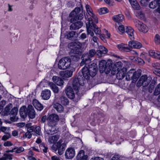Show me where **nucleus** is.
Instances as JSON below:
<instances>
[{
  "instance_id": "48",
  "label": "nucleus",
  "mask_w": 160,
  "mask_h": 160,
  "mask_svg": "<svg viewBox=\"0 0 160 160\" xmlns=\"http://www.w3.org/2000/svg\"><path fill=\"white\" fill-rule=\"evenodd\" d=\"M32 136V134L31 133L27 131L25 134L23 135V138H27L30 139L31 138Z\"/></svg>"
},
{
  "instance_id": "45",
  "label": "nucleus",
  "mask_w": 160,
  "mask_h": 160,
  "mask_svg": "<svg viewBox=\"0 0 160 160\" xmlns=\"http://www.w3.org/2000/svg\"><path fill=\"white\" fill-rule=\"evenodd\" d=\"M154 41L157 44H159L160 43V36L159 34H157L155 35Z\"/></svg>"
},
{
  "instance_id": "39",
  "label": "nucleus",
  "mask_w": 160,
  "mask_h": 160,
  "mask_svg": "<svg viewBox=\"0 0 160 160\" xmlns=\"http://www.w3.org/2000/svg\"><path fill=\"white\" fill-rule=\"evenodd\" d=\"M24 149L22 147H20L18 148H13L11 150V152H15L17 153H20L23 151Z\"/></svg>"
},
{
  "instance_id": "2",
  "label": "nucleus",
  "mask_w": 160,
  "mask_h": 160,
  "mask_svg": "<svg viewBox=\"0 0 160 160\" xmlns=\"http://www.w3.org/2000/svg\"><path fill=\"white\" fill-rule=\"evenodd\" d=\"M86 9L87 13L85 15L87 22L86 23L87 34L93 37L94 35L93 32L96 34L100 33V30L95 25L98 22V19L97 16L93 13L91 7L88 5L86 6Z\"/></svg>"
},
{
  "instance_id": "9",
  "label": "nucleus",
  "mask_w": 160,
  "mask_h": 160,
  "mask_svg": "<svg viewBox=\"0 0 160 160\" xmlns=\"http://www.w3.org/2000/svg\"><path fill=\"white\" fill-rule=\"evenodd\" d=\"M59 120L58 115L55 114H52L49 116L47 120L48 124L51 127H55Z\"/></svg>"
},
{
  "instance_id": "18",
  "label": "nucleus",
  "mask_w": 160,
  "mask_h": 160,
  "mask_svg": "<svg viewBox=\"0 0 160 160\" xmlns=\"http://www.w3.org/2000/svg\"><path fill=\"white\" fill-rule=\"evenodd\" d=\"M18 109L17 108H14L11 111V121L16 122L18 119L17 116Z\"/></svg>"
},
{
  "instance_id": "38",
  "label": "nucleus",
  "mask_w": 160,
  "mask_h": 160,
  "mask_svg": "<svg viewBox=\"0 0 160 160\" xmlns=\"http://www.w3.org/2000/svg\"><path fill=\"white\" fill-rule=\"evenodd\" d=\"M109 12V10L106 7L101 8L98 10V13L100 14H105L108 13Z\"/></svg>"
},
{
  "instance_id": "42",
  "label": "nucleus",
  "mask_w": 160,
  "mask_h": 160,
  "mask_svg": "<svg viewBox=\"0 0 160 160\" xmlns=\"http://www.w3.org/2000/svg\"><path fill=\"white\" fill-rule=\"evenodd\" d=\"M10 106L8 105L4 109V110L2 112V114L4 116L10 114Z\"/></svg>"
},
{
  "instance_id": "62",
  "label": "nucleus",
  "mask_w": 160,
  "mask_h": 160,
  "mask_svg": "<svg viewBox=\"0 0 160 160\" xmlns=\"http://www.w3.org/2000/svg\"><path fill=\"white\" fill-rule=\"evenodd\" d=\"M46 116H43L41 118V121L42 122L44 123L46 121Z\"/></svg>"
},
{
  "instance_id": "46",
  "label": "nucleus",
  "mask_w": 160,
  "mask_h": 160,
  "mask_svg": "<svg viewBox=\"0 0 160 160\" xmlns=\"http://www.w3.org/2000/svg\"><path fill=\"white\" fill-rule=\"evenodd\" d=\"M40 147L41 149L44 152H47L48 148L45 146L44 143H42L40 145Z\"/></svg>"
},
{
  "instance_id": "52",
  "label": "nucleus",
  "mask_w": 160,
  "mask_h": 160,
  "mask_svg": "<svg viewBox=\"0 0 160 160\" xmlns=\"http://www.w3.org/2000/svg\"><path fill=\"white\" fill-rule=\"evenodd\" d=\"M104 2L109 6H113L114 4L113 0H104Z\"/></svg>"
},
{
  "instance_id": "23",
  "label": "nucleus",
  "mask_w": 160,
  "mask_h": 160,
  "mask_svg": "<svg viewBox=\"0 0 160 160\" xmlns=\"http://www.w3.org/2000/svg\"><path fill=\"white\" fill-rule=\"evenodd\" d=\"M126 32L130 39L132 40L134 39V30L130 26L126 27Z\"/></svg>"
},
{
  "instance_id": "27",
  "label": "nucleus",
  "mask_w": 160,
  "mask_h": 160,
  "mask_svg": "<svg viewBox=\"0 0 160 160\" xmlns=\"http://www.w3.org/2000/svg\"><path fill=\"white\" fill-rule=\"evenodd\" d=\"M73 74V71L71 70L61 71L60 72L59 74L62 77L68 78L71 77Z\"/></svg>"
},
{
  "instance_id": "31",
  "label": "nucleus",
  "mask_w": 160,
  "mask_h": 160,
  "mask_svg": "<svg viewBox=\"0 0 160 160\" xmlns=\"http://www.w3.org/2000/svg\"><path fill=\"white\" fill-rule=\"evenodd\" d=\"M150 56L154 58L158 59L160 55V52L157 51H154L152 50H149L148 52Z\"/></svg>"
},
{
  "instance_id": "41",
  "label": "nucleus",
  "mask_w": 160,
  "mask_h": 160,
  "mask_svg": "<svg viewBox=\"0 0 160 160\" xmlns=\"http://www.w3.org/2000/svg\"><path fill=\"white\" fill-rule=\"evenodd\" d=\"M125 26L121 24L118 27V32L120 34H122L125 32Z\"/></svg>"
},
{
  "instance_id": "19",
  "label": "nucleus",
  "mask_w": 160,
  "mask_h": 160,
  "mask_svg": "<svg viewBox=\"0 0 160 160\" xmlns=\"http://www.w3.org/2000/svg\"><path fill=\"white\" fill-rule=\"evenodd\" d=\"M122 67V63L121 62H118L114 64L113 67L111 69L112 73L114 74L117 71H118Z\"/></svg>"
},
{
  "instance_id": "25",
  "label": "nucleus",
  "mask_w": 160,
  "mask_h": 160,
  "mask_svg": "<svg viewBox=\"0 0 160 160\" xmlns=\"http://www.w3.org/2000/svg\"><path fill=\"white\" fill-rule=\"evenodd\" d=\"M112 20L116 22H122L124 19V17L123 14H119L113 16L112 18Z\"/></svg>"
},
{
  "instance_id": "26",
  "label": "nucleus",
  "mask_w": 160,
  "mask_h": 160,
  "mask_svg": "<svg viewBox=\"0 0 160 160\" xmlns=\"http://www.w3.org/2000/svg\"><path fill=\"white\" fill-rule=\"evenodd\" d=\"M88 156L85 154L84 151L83 150H80L77 156L78 160H87Z\"/></svg>"
},
{
  "instance_id": "14",
  "label": "nucleus",
  "mask_w": 160,
  "mask_h": 160,
  "mask_svg": "<svg viewBox=\"0 0 160 160\" xmlns=\"http://www.w3.org/2000/svg\"><path fill=\"white\" fill-rule=\"evenodd\" d=\"M75 154V151L74 148H68L66 150L65 156L67 159H71L72 158Z\"/></svg>"
},
{
  "instance_id": "43",
  "label": "nucleus",
  "mask_w": 160,
  "mask_h": 160,
  "mask_svg": "<svg viewBox=\"0 0 160 160\" xmlns=\"http://www.w3.org/2000/svg\"><path fill=\"white\" fill-rule=\"evenodd\" d=\"M153 94L155 95H158L160 94V83H159L156 87Z\"/></svg>"
},
{
  "instance_id": "15",
  "label": "nucleus",
  "mask_w": 160,
  "mask_h": 160,
  "mask_svg": "<svg viewBox=\"0 0 160 160\" xmlns=\"http://www.w3.org/2000/svg\"><path fill=\"white\" fill-rule=\"evenodd\" d=\"M65 34H64V33L62 32L61 37L62 38L64 37L68 39H72L76 38L78 36V34L74 31L67 32Z\"/></svg>"
},
{
  "instance_id": "63",
  "label": "nucleus",
  "mask_w": 160,
  "mask_h": 160,
  "mask_svg": "<svg viewBox=\"0 0 160 160\" xmlns=\"http://www.w3.org/2000/svg\"><path fill=\"white\" fill-rule=\"evenodd\" d=\"M81 38L82 39L85 38L86 37V35L85 33H82L81 35Z\"/></svg>"
},
{
  "instance_id": "32",
  "label": "nucleus",
  "mask_w": 160,
  "mask_h": 160,
  "mask_svg": "<svg viewBox=\"0 0 160 160\" xmlns=\"http://www.w3.org/2000/svg\"><path fill=\"white\" fill-rule=\"evenodd\" d=\"M118 48L121 51H123L128 52L130 51L129 47H128L127 44L121 43L117 45Z\"/></svg>"
},
{
  "instance_id": "3",
  "label": "nucleus",
  "mask_w": 160,
  "mask_h": 160,
  "mask_svg": "<svg viewBox=\"0 0 160 160\" xmlns=\"http://www.w3.org/2000/svg\"><path fill=\"white\" fill-rule=\"evenodd\" d=\"M59 138V135H58L51 136L49 137L48 141L49 143L53 144L52 147V149L55 152L58 150V154L61 155L63 153L66 145L64 143H62V140H60L57 142Z\"/></svg>"
},
{
  "instance_id": "59",
  "label": "nucleus",
  "mask_w": 160,
  "mask_h": 160,
  "mask_svg": "<svg viewBox=\"0 0 160 160\" xmlns=\"http://www.w3.org/2000/svg\"><path fill=\"white\" fill-rule=\"evenodd\" d=\"M147 54L143 52L141 53L140 55V57L141 58H143L144 59H146V56Z\"/></svg>"
},
{
  "instance_id": "44",
  "label": "nucleus",
  "mask_w": 160,
  "mask_h": 160,
  "mask_svg": "<svg viewBox=\"0 0 160 160\" xmlns=\"http://www.w3.org/2000/svg\"><path fill=\"white\" fill-rule=\"evenodd\" d=\"M133 60L137 62L141 65H143L144 63V62L142 59L138 57H134Z\"/></svg>"
},
{
  "instance_id": "7",
  "label": "nucleus",
  "mask_w": 160,
  "mask_h": 160,
  "mask_svg": "<svg viewBox=\"0 0 160 160\" xmlns=\"http://www.w3.org/2000/svg\"><path fill=\"white\" fill-rule=\"evenodd\" d=\"M140 75L134 69L130 70L126 75V79L128 81L132 80V82L135 83L137 81Z\"/></svg>"
},
{
  "instance_id": "57",
  "label": "nucleus",
  "mask_w": 160,
  "mask_h": 160,
  "mask_svg": "<svg viewBox=\"0 0 160 160\" xmlns=\"http://www.w3.org/2000/svg\"><path fill=\"white\" fill-rule=\"evenodd\" d=\"M52 160H60V158L56 156H54L51 158Z\"/></svg>"
},
{
  "instance_id": "24",
  "label": "nucleus",
  "mask_w": 160,
  "mask_h": 160,
  "mask_svg": "<svg viewBox=\"0 0 160 160\" xmlns=\"http://www.w3.org/2000/svg\"><path fill=\"white\" fill-rule=\"evenodd\" d=\"M51 95V92L48 89L43 90L41 93V96L42 98L45 100H48Z\"/></svg>"
},
{
  "instance_id": "49",
  "label": "nucleus",
  "mask_w": 160,
  "mask_h": 160,
  "mask_svg": "<svg viewBox=\"0 0 160 160\" xmlns=\"http://www.w3.org/2000/svg\"><path fill=\"white\" fill-rule=\"evenodd\" d=\"M34 132L36 134L40 135L41 133V132L40 127L38 126H35Z\"/></svg>"
},
{
  "instance_id": "17",
  "label": "nucleus",
  "mask_w": 160,
  "mask_h": 160,
  "mask_svg": "<svg viewBox=\"0 0 160 160\" xmlns=\"http://www.w3.org/2000/svg\"><path fill=\"white\" fill-rule=\"evenodd\" d=\"M27 113L30 118L33 119L35 118L36 115L35 111L32 105H28L27 108Z\"/></svg>"
},
{
  "instance_id": "53",
  "label": "nucleus",
  "mask_w": 160,
  "mask_h": 160,
  "mask_svg": "<svg viewBox=\"0 0 160 160\" xmlns=\"http://www.w3.org/2000/svg\"><path fill=\"white\" fill-rule=\"evenodd\" d=\"M148 0H141L140 3L142 6H146L148 4Z\"/></svg>"
},
{
  "instance_id": "61",
  "label": "nucleus",
  "mask_w": 160,
  "mask_h": 160,
  "mask_svg": "<svg viewBox=\"0 0 160 160\" xmlns=\"http://www.w3.org/2000/svg\"><path fill=\"white\" fill-rule=\"evenodd\" d=\"M18 132L17 131L15 130L12 132V134L13 136H16L18 135Z\"/></svg>"
},
{
  "instance_id": "36",
  "label": "nucleus",
  "mask_w": 160,
  "mask_h": 160,
  "mask_svg": "<svg viewBox=\"0 0 160 160\" xmlns=\"http://www.w3.org/2000/svg\"><path fill=\"white\" fill-rule=\"evenodd\" d=\"M49 85L54 93H57L58 92L59 89L58 87L52 82H49Z\"/></svg>"
},
{
  "instance_id": "4",
  "label": "nucleus",
  "mask_w": 160,
  "mask_h": 160,
  "mask_svg": "<svg viewBox=\"0 0 160 160\" xmlns=\"http://www.w3.org/2000/svg\"><path fill=\"white\" fill-rule=\"evenodd\" d=\"M82 43L78 41L72 42L68 44V47L71 50V53L75 54L71 55V59H74L75 61L78 60V54L80 52V49Z\"/></svg>"
},
{
  "instance_id": "56",
  "label": "nucleus",
  "mask_w": 160,
  "mask_h": 160,
  "mask_svg": "<svg viewBox=\"0 0 160 160\" xmlns=\"http://www.w3.org/2000/svg\"><path fill=\"white\" fill-rule=\"evenodd\" d=\"M25 124L24 122L18 123L17 124V126L20 128H22L25 126Z\"/></svg>"
},
{
  "instance_id": "21",
  "label": "nucleus",
  "mask_w": 160,
  "mask_h": 160,
  "mask_svg": "<svg viewBox=\"0 0 160 160\" xmlns=\"http://www.w3.org/2000/svg\"><path fill=\"white\" fill-rule=\"evenodd\" d=\"M127 69L125 68H123L121 69L118 71L117 74V78L118 79H122L126 75Z\"/></svg>"
},
{
  "instance_id": "37",
  "label": "nucleus",
  "mask_w": 160,
  "mask_h": 160,
  "mask_svg": "<svg viewBox=\"0 0 160 160\" xmlns=\"http://www.w3.org/2000/svg\"><path fill=\"white\" fill-rule=\"evenodd\" d=\"M132 7L136 9H138L139 6L136 0H129Z\"/></svg>"
},
{
  "instance_id": "12",
  "label": "nucleus",
  "mask_w": 160,
  "mask_h": 160,
  "mask_svg": "<svg viewBox=\"0 0 160 160\" xmlns=\"http://www.w3.org/2000/svg\"><path fill=\"white\" fill-rule=\"evenodd\" d=\"M78 90L75 89L73 87L71 86H67L66 88L65 92L68 97L70 99H73L75 98V93H78Z\"/></svg>"
},
{
  "instance_id": "29",
  "label": "nucleus",
  "mask_w": 160,
  "mask_h": 160,
  "mask_svg": "<svg viewBox=\"0 0 160 160\" xmlns=\"http://www.w3.org/2000/svg\"><path fill=\"white\" fill-rule=\"evenodd\" d=\"M53 82L59 86H61L63 84V80L58 77L54 76L52 78Z\"/></svg>"
},
{
  "instance_id": "51",
  "label": "nucleus",
  "mask_w": 160,
  "mask_h": 160,
  "mask_svg": "<svg viewBox=\"0 0 160 160\" xmlns=\"http://www.w3.org/2000/svg\"><path fill=\"white\" fill-rule=\"evenodd\" d=\"M149 6L150 8H154L157 6V2L155 1L152 2L149 4Z\"/></svg>"
},
{
  "instance_id": "47",
  "label": "nucleus",
  "mask_w": 160,
  "mask_h": 160,
  "mask_svg": "<svg viewBox=\"0 0 160 160\" xmlns=\"http://www.w3.org/2000/svg\"><path fill=\"white\" fill-rule=\"evenodd\" d=\"M0 130L5 133H7L9 131V128L4 127H0Z\"/></svg>"
},
{
  "instance_id": "54",
  "label": "nucleus",
  "mask_w": 160,
  "mask_h": 160,
  "mask_svg": "<svg viewBox=\"0 0 160 160\" xmlns=\"http://www.w3.org/2000/svg\"><path fill=\"white\" fill-rule=\"evenodd\" d=\"M10 137V135L9 134H8L6 135H4L2 138V139L3 141H5L8 139Z\"/></svg>"
},
{
  "instance_id": "64",
  "label": "nucleus",
  "mask_w": 160,
  "mask_h": 160,
  "mask_svg": "<svg viewBox=\"0 0 160 160\" xmlns=\"http://www.w3.org/2000/svg\"><path fill=\"white\" fill-rule=\"evenodd\" d=\"M91 160H104L102 158L98 157L95 158L94 159H92Z\"/></svg>"
},
{
  "instance_id": "30",
  "label": "nucleus",
  "mask_w": 160,
  "mask_h": 160,
  "mask_svg": "<svg viewBox=\"0 0 160 160\" xmlns=\"http://www.w3.org/2000/svg\"><path fill=\"white\" fill-rule=\"evenodd\" d=\"M32 103L34 107L38 110L41 111L43 109V106L36 99L34 100Z\"/></svg>"
},
{
  "instance_id": "10",
  "label": "nucleus",
  "mask_w": 160,
  "mask_h": 160,
  "mask_svg": "<svg viewBox=\"0 0 160 160\" xmlns=\"http://www.w3.org/2000/svg\"><path fill=\"white\" fill-rule=\"evenodd\" d=\"M80 12V8H76L70 13L69 14V17L71 18V22H74V21H76L77 19H81L83 18L82 14H80L79 17L78 16V14Z\"/></svg>"
},
{
  "instance_id": "6",
  "label": "nucleus",
  "mask_w": 160,
  "mask_h": 160,
  "mask_svg": "<svg viewBox=\"0 0 160 160\" xmlns=\"http://www.w3.org/2000/svg\"><path fill=\"white\" fill-rule=\"evenodd\" d=\"M71 64V59L68 57L61 58L58 64V68L62 70H65L69 68Z\"/></svg>"
},
{
  "instance_id": "5",
  "label": "nucleus",
  "mask_w": 160,
  "mask_h": 160,
  "mask_svg": "<svg viewBox=\"0 0 160 160\" xmlns=\"http://www.w3.org/2000/svg\"><path fill=\"white\" fill-rule=\"evenodd\" d=\"M112 62L111 60H108L107 62L104 60H102L99 64V70L101 73L104 72L106 73H109L111 71Z\"/></svg>"
},
{
  "instance_id": "11",
  "label": "nucleus",
  "mask_w": 160,
  "mask_h": 160,
  "mask_svg": "<svg viewBox=\"0 0 160 160\" xmlns=\"http://www.w3.org/2000/svg\"><path fill=\"white\" fill-rule=\"evenodd\" d=\"M134 23L135 26L140 32L146 33L148 31V28L143 23L138 20H135Z\"/></svg>"
},
{
  "instance_id": "13",
  "label": "nucleus",
  "mask_w": 160,
  "mask_h": 160,
  "mask_svg": "<svg viewBox=\"0 0 160 160\" xmlns=\"http://www.w3.org/2000/svg\"><path fill=\"white\" fill-rule=\"evenodd\" d=\"M85 82V81L82 77L79 78L78 77L77 78L75 79L73 81V87L75 89L79 90L80 86H83Z\"/></svg>"
},
{
  "instance_id": "33",
  "label": "nucleus",
  "mask_w": 160,
  "mask_h": 160,
  "mask_svg": "<svg viewBox=\"0 0 160 160\" xmlns=\"http://www.w3.org/2000/svg\"><path fill=\"white\" fill-rule=\"evenodd\" d=\"M20 114L21 118H25L27 117V108L25 106L22 107L20 109Z\"/></svg>"
},
{
  "instance_id": "20",
  "label": "nucleus",
  "mask_w": 160,
  "mask_h": 160,
  "mask_svg": "<svg viewBox=\"0 0 160 160\" xmlns=\"http://www.w3.org/2000/svg\"><path fill=\"white\" fill-rule=\"evenodd\" d=\"M153 68V73L156 75L160 77V64L158 62H155L152 64Z\"/></svg>"
},
{
  "instance_id": "16",
  "label": "nucleus",
  "mask_w": 160,
  "mask_h": 160,
  "mask_svg": "<svg viewBox=\"0 0 160 160\" xmlns=\"http://www.w3.org/2000/svg\"><path fill=\"white\" fill-rule=\"evenodd\" d=\"M128 46L130 50V48L139 49L142 46V44L139 42L133 40L129 42Z\"/></svg>"
},
{
  "instance_id": "60",
  "label": "nucleus",
  "mask_w": 160,
  "mask_h": 160,
  "mask_svg": "<svg viewBox=\"0 0 160 160\" xmlns=\"http://www.w3.org/2000/svg\"><path fill=\"white\" fill-rule=\"evenodd\" d=\"M27 158L29 160H36V159L32 156H27Z\"/></svg>"
},
{
  "instance_id": "22",
  "label": "nucleus",
  "mask_w": 160,
  "mask_h": 160,
  "mask_svg": "<svg viewBox=\"0 0 160 160\" xmlns=\"http://www.w3.org/2000/svg\"><path fill=\"white\" fill-rule=\"evenodd\" d=\"M99 50L97 51L96 54L98 57H101L102 55L105 54L108 52L107 48L103 46L100 45L98 47Z\"/></svg>"
},
{
  "instance_id": "8",
  "label": "nucleus",
  "mask_w": 160,
  "mask_h": 160,
  "mask_svg": "<svg viewBox=\"0 0 160 160\" xmlns=\"http://www.w3.org/2000/svg\"><path fill=\"white\" fill-rule=\"evenodd\" d=\"M152 79L150 76L148 77L145 75H142L140 78L137 84V86L139 87L142 85L143 87L148 86Z\"/></svg>"
},
{
  "instance_id": "55",
  "label": "nucleus",
  "mask_w": 160,
  "mask_h": 160,
  "mask_svg": "<svg viewBox=\"0 0 160 160\" xmlns=\"http://www.w3.org/2000/svg\"><path fill=\"white\" fill-rule=\"evenodd\" d=\"M35 127V126H32L31 127H29V128H27V130L28 131L31 133L33 131L34 132Z\"/></svg>"
},
{
  "instance_id": "50",
  "label": "nucleus",
  "mask_w": 160,
  "mask_h": 160,
  "mask_svg": "<svg viewBox=\"0 0 160 160\" xmlns=\"http://www.w3.org/2000/svg\"><path fill=\"white\" fill-rule=\"evenodd\" d=\"M53 127H52V128L50 130V133L51 134H54L55 133H57L59 131L58 128H54Z\"/></svg>"
},
{
  "instance_id": "58",
  "label": "nucleus",
  "mask_w": 160,
  "mask_h": 160,
  "mask_svg": "<svg viewBox=\"0 0 160 160\" xmlns=\"http://www.w3.org/2000/svg\"><path fill=\"white\" fill-rule=\"evenodd\" d=\"M98 28L99 29V30H100V33L99 34H96V33H95V34L96 35H100V38L102 40H103V39H104V38L105 37V36L103 34H100V33H101V30H100V29Z\"/></svg>"
},
{
  "instance_id": "40",
  "label": "nucleus",
  "mask_w": 160,
  "mask_h": 160,
  "mask_svg": "<svg viewBox=\"0 0 160 160\" xmlns=\"http://www.w3.org/2000/svg\"><path fill=\"white\" fill-rule=\"evenodd\" d=\"M4 157L0 158V160H7L9 159L10 157V152L9 151H6L4 154Z\"/></svg>"
},
{
  "instance_id": "34",
  "label": "nucleus",
  "mask_w": 160,
  "mask_h": 160,
  "mask_svg": "<svg viewBox=\"0 0 160 160\" xmlns=\"http://www.w3.org/2000/svg\"><path fill=\"white\" fill-rule=\"evenodd\" d=\"M53 107L58 112H61L63 111V107L58 103H55L54 104Z\"/></svg>"
},
{
  "instance_id": "28",
  "label": "nucleus",
  "mask_w": 160,
  "mask_h": 160,
  "mask_svg": "<svg viewBox=\"0 0 160 160\" xmlns=\"http://www.w3.org/2000/svg\"><path fill=\"white\" fill-rule=\"evenodd\" d=\"M82 26V22L81 21H78L73 23L70 26V29L72 30L78 29L81 28Z\"/></svg>"
},
{
  "instance_id": "35",
  "label": "nucleus",
  "mask_w": 160,
  "mask_h": 160,
  "mask_svg": "<svg viewBox=\"0 0 160 160\" xmlns=\"http://www.w3.org/2000/svg\"><path fill=\"white\" fill-rule=\"evenodd\" d=\"M59 101L64 105H67L69 103L68 99L65 97L62 96L59 98Z\"/></svg>"
},
{
  "instance_id": "1",
  "label": "nucleus",
  "mask_w": 160,
  "mask_h": 160,
  "mask_svg": "<svg viewBox=\"0 0 160 160\" xmlns=\"http://www.w3.org/2000/svg\"><path fill=\"white\" fill-rule=\"evenodd\" d=\"M95 50L92 49L89 51V58L83 59L80 63V65L85 66L82 69V73L83 77L87 80L89 79L90 77H93L96 74L97 72V65L95 63L89 64L91 62L90 58L92 57L95 54H96Z\"/></svg>"
}]
</instances>
